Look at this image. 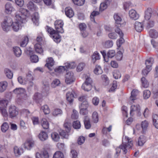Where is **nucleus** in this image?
<instances>
[{"mask_svg":"<svg viewBox=\"0 0 158 158\" xmlns=\"http://www.w3.org/2000/svg\"><path fill=\"white\" fill-rule=\"evenodd\" d=\"M41 109L45 114H48L50 112V110L48 106L46 105L42 107Z\"/></svg>","mask_w":158,"mask_h":158,"instance_id":"nucleus-47","label":"nucleus"},{"mask_svg":"<svg viewBox=\"0 0 158 158\" xmlns=\"http://www.w3.org/2000/svg\"><path fill=\"white\" fill-rule=\"evenodd\" d=\"M39 16L38 13H35L33 15L32 20L35 25H38L39 24Z\"/></svg>","mask_w":158,"mask_h":158,"instance_id":"nucleus-24","label":"nucleus"},{"mask_svg":"<svg viewBox=\"0 0 158 158\" xmlns=\"http://www.w3.org/2000/svg\"><path fill=\"white\" fill-rule=\"evenodd\" d=\"M47 31L49 33L51 37H52L54 41L57 43H59L61 40L60 36L58 34V32L55 31L52 28L48 27Z\"/></svg>","mask_w":158,"mask_h":158,"instance_id":"nucleus-4","label":"nucleus"},{"mask_svg":"<svg viewBox=\"0 0 158 158\" xmlns=\"http://www.w3.org/2000/svg\"><path fill=\"white\" fill-rule=\"evenodd\" d=\"M139 93V91L137 90L134 89L131 92V95L130 98V100L131 101V103H132L135 100L136 98V97Z\"/></svg>","mask_w":158,"mask_h":158,"instance_id":"nucleus-17","label":"nucleus"},{"mask_svg":"<svg viewBox=\"0 0 158 158\" xmlns=\"http://www.w3.org/2000/svg\"><path fill=\"white\" fill-rule=\"evenodd\" d=\"M111 2V0H105V2L102 3L100 5V10L102 11L106 9Z\"/></svg>","mask_w":158,"mask_h":158,"instance_id":"nucleus-15","label":"nucleus"},{"mask_svg":"<svg viewBox=\"0 0 158 158\" xmlns=\"http://www.w3.org/2000/svg\"><path fill=\"white\" fill-rule=\"evenodd\" d=\"M41 124L44 129H48V128L49 124L46 119L45 118L42 119L41 121Z\"/></svg>","mask_w":158,"mask_h":158,"instance_id":"nucleus-27","label":"nucleus"},{"mask_svg":"<svg viewBox=\"0 0 158 158\" xmlns=\"http://www.w3.org/2000/svg\"><path fill=\"white\" fill-rule=\"evenodd\" d=\"M6 77L9 79H11L13 76V73L10 70H6L5 71Z\"/></svg>","mask_w":158,"mask_h":158,"instance_id":"nucleus-52","label":"nucleus"},{"mask_svg":"<svg viewBox=\"0 0 158 158\" xmlns=\"http://www.w3.org/2000/svg\"><path fill=\"white\" fill-rule=\"evenodd\" d=\"M150 36L152 38H156L158 36V32L154 29H151L149 31Z\"/></svg>","mask_w":158,"mask_h":158,"instance_id":"nucleus-31","label":"nucleus"},{"mask_svg":"<svg viewBox=\"0 0 158 158\" xmlns=\"http://www.w3.org/2000/svg\"><path fill=\"white\" fill-rule=\"evenodd\" d=\"M73 126L75 129H79L81 127L80 122L78 120L74 121L73 123Z\"/></svg>","mask_w":158,"mask_h":158,"instance_id":"nucleus-57","label":"nucleus"},{"mask_svg":"<svg viewBox=\"0 0 158 158\" xmlns=\"http://www.w3.org/2000/svg\"><path fill=\"white\" fill-rule=\"evenodd\" d=\"M13 52L14 54L17 57H19L22 54V52L20 48L18 47H15L13 48Z\"/></svg>","mask_w":158,"mask_h":158,"instance_id":"nucleus-18","label":"nucleus"},{"mask_svg":"<svg viewBox=\"0 0 158 158\" xmlns=\"http://www.w3.org/2000/svg\"><path fill=\"white\" fill-rule=\"evenodd\" d=\"M73 3L75 5L78 6L83 5L85 2V0H72Z\"/></svg>","mask_w":158,"mask_h":158,"instance_id":"nucleus-50","label":"nucleus"},{"mask_svg":"<svg viewBox=\"0 0 158 158\" xmlns=\"http://www.w3.org/2000/svg\"><path fill=\"white\" fill-rule=\"evenodd\" d=\"M135 28L137 31L140 32L143 29V24L141 23L136 22L135 24Z\"/></svg>","mask_w":158,"mask_h":158,"instance_id":"nucleus-20","label":"nucleus"},{"mask_svg":"<svg viewBox=\"0 0 158 158\" xmlns=\"http://www.w3.org/2000/svg\"><path fill=\"white\" fill-rule=\"evenodd\" d=\"M51 136L52 140L56 142L58 141L60 139L59 135L56 132L52 133Z\"/></svg>","mask_w":158,"mask_h":158,"instance_id":"nucleus-37","label":"nucleus"},{"mask_svg":"<svg viewBox=\"0 0 158 158\" xmlns=\"http://www.w3.org/2000/svg\"><path fill=\"white\" fill-rule=\"evenodd\" d=\"M34 142L33 140L32 139H27L24 144V147L25 149L30 150L34 146Z\"/></svg>","mask_w":158,"mask_h":158,"instance_id":"nucleus-9","label":"nucleus"},{"mask_svg":"<svg viewBox=\"0 0 158 158\" xmlns=\"http://www.w3.org/2000/svg\"><path fill=\"white\" fill-rule=\"evenodd\" d=\"M9 112L10 116L11 118L15 117L18 114V109L15 106L10 107Z\"/></svg>","mask_w":158,"mask_h":158,"instance_id":"nucleus-10","label":"nucleus"},{"mask_svg":"<svg viewBox=\"0 0 158 158\" xmlns=\"http://www.w3.org/2000/svg\"><path fill=\"white\" fill-rule=\"evenodd\" d=\"M78 112L75 110H73L71 115V118L73 119H77L78 117Z\"/></svg>","mask_w":158,"mask_h":158,"instance_id":"nucleus-63","label":"nucleus"},{"mask_svg":"<svg viewBox=\"0 0 158 158\" xmlns=\"http://www.w3.org/2000/svg\"><path fill=\"white\" fill-rule=\"evenodd\" d=\"M68 133L67 132L66 133L64 131L62 130H60V135L62 136L63 138L66 139H68L69 135Z\"/></svg>","mask_w":158,"mask_h":158,"instance_id":"nucleus-60","label":"nucleus"},{"mask_svg":"<svg viewBox=\"0 0 158 158\" xmlns=\"http://www.w3.org/2000/svg\"><path fill=\"white\" fill-rule=\"evenodd\" d=\"M32 72L31 71H29L26 75V78H25L27 81H32L34 78L33 76L31 74Z\"/></svg>","mask_w":158,"mask_h":158,"instance_id":"nucleus-56","label":"nucleus"},{"mask_svg":"<svg viewBox=\"0 0 158 158\" xmlns=\"http://www.w3.org/2000/svg\"><path fill=\"white\" fill-rule=\"evenodd\" d=\"M92 59L94 63L100 59V54L97 51H95L94 53L92 56Z\"/></svg>","mask_w":158,"mask_h":158,"instance_id":"nucleus-29","label":"nucleus"},{"mask_svg":"<svg viewBox=\"0 0 158 158\" xmlns=\"http://www.w3.org/2000/svg\"><path fill=\"white\" fill-rule=\"evenodd\" d=\"M29 16L30 13L28 10L23 8H20L19 12H16L15 14L14 17L15 21L13 22V24L11 26L13 31H18L20 28V23H25L27 19Z\"/></svg>","mask_w":158,"mask_h":158,"instance_id":"nucleus-1","label":"nucleus"},{"mask_svg":"<svg viewBox=\"0 0 158 158\" xmlns=\"http://www.w3.org/2000/svg\"><path fill=\"white\" fill-rule=\"evenodd\" d=\"M82 88L85 91H89L91 89V84L90 83L88 84L84 83L82 86Z\"/></svg>","mask_w":158,"mask_h":158,"instance_id":"nucleus-36","label":"nucleus"},{"mask_svg":"<svg viewBox=\"0 0 158 158\" xmlns=\"http://www.w3.org/2000/svg\"><path fill=\"white\" fill-rule=\"evenodd\" d=\"M146 141V137L144 135H142L140 136L138 139V145L139 146H143Z\"/></svg>","mask_w":158,"mask_h":158,"instance_id":"nucleus-28","label":"nucleus"},{"mask_svg":"<svg viewBox=\"0 0 158 158\" xmlns=\"http://www.w3.org/2000/svg\"><path fill=\"white\" fill-rule=\"evenodd\" d=\"M39 137L40 140L44 141L47 139L48 136L45 132L42 131L40 133Z\"/></svg>","mask_w":158,"mask_h":158,"instance_id":"nucleus-32","label":"nucleus"},{"mask_svg":"<svg viewBox=\"0 0 158 158\" xmlns=\"http://www.w3.org/2000/svg\"><path fill=\"white\" fill-rule=\"evenodd\" d=\"M8 85L7 82L6 81H0V93H3L5 92L7 89Z\"/></svg>","mask_w":158,"mask_h":158,"instance_id":"nucleus-12","label":"nucleus"},{"mask_svg":"<svg viewBox=\"0 0 158 158\" xmlns=\"http://www.w3.org/2000/svg\"><path fill=\"white\" fill-rule=\"evenodd\" d=\"M84 121L85 128L87 129H89L91 127V125L89 118L87 116L85 117Z\"/></svg>","mask_w":158,"mask_h":158,"instance_id":"nucleus-33","label":"nucleus"},{"mask_svg":"<svg viewBox=\"0 0 158 158\" xmlns=\"http://www.w3.org/2000/svg\"><path fill=\"white\" fill-rule=\"evenodd\" d=\"M113 45V42L112 41L108 40L106 41L103 44L104 46L106 48H110L112 47Z\"/></svg>","mask_w":158,"mask_h":158,"instance_id":"nucleus-43","label":"nucleus"},{"mask_svg":"<svg viewBox=\"0 0 158 158\" xmlns=\"http://www.w3.org/2000/svg\"><path fill=\"white\" fill-rule=\"evenodd\" d=\"M43 92H44V96L47 95L49 89V84L48 82H46L43 86Z\"/></svg>","mask_w":158,"mask_h":158,"instance_id":"nucleus-25","label":"nucleus"},{"mask_svg":"<svg viewBox=\"0 0 158 158\" xmlns=\"http://www.w3.org/2000/svg\"><path fill=\"white\" fill-rule=\"evenodd\" d=\"M60 84V81L58 79H54L51 83V86L52 88H55L56 86H58Z\"/></svg>","mask_w":158,"mask_h":158,"instance_id":"nucleus-54","label":"nucleus"},{"mask_svg":"<svg viewBox=\"0 0 158 158\" xmlns=\"http://www.w3.org/2000/svg\"><path fill=\"white\" fill-rule=\"evenodd\" d=\"M46 62L45 66L49 69L54 64L53 60L52 57L48 58L46 60Z\"/></svg>","mask_w":158,"mask_h":158,"instance_id":"nucleus-22","label":"nucleus"},{"mask_svg":"<svg viewBox=\"0 0 158 158\" xmlns=\"http://www.w3.org/2000/svg\"><path fill=\"white\" fill-rule=\"evenodd\" d=\"M27 8L31 10H35V5L33 2L31 1H29L27 4Z\"/></svg>","mask_w":158,"mask_h":158,"instance_id":"nucleus-41","label":"nucleus"},{"mask_svg":"<svg viewBox=\"0 0 158 158\" xmlns=\"http://www.w3.org/2000/svg\"><path fill=\"white\" fill-rule=\"evenodd\" d=\"M114 19L116 23L117 24H121L122 21L121 18L117 14H115L114 15Z\"/></svg>","mask_w":158,"mask_h":158,"instance_id":"nucleus-51","label":"nucleus"},{"mask_svg":"<svg viewBox=\"0 0 158 158\" xmlns=\"http://www.w3.org/2000/svg\"><path fill=\"white\" fill-rule=\"evenodd\" d=\"M142 86L145 88H147L149 85V83L148 82L146 78L143 77L141 79Z\"/></svg>","mask_w":158,"mask_h":158,"instance_id":"nucleus-44","label":"nucleus"},{"mask_svg":"<svg viewBox=\"0 0 158 158\" xmlns=\"http://www.w3.org/2000/svg\"><path fill=\"white\" fill-rule=\"evenodd\" d=\"M18 82L21 84L25 85L27 83V82L25 79L23 80V78L21 76L19 77L18 78Z\"/></svg>","mask_w":158,"mask_h":158,"instance_id":"nucleus-62","label":"nucleus"},{"mask_svg":"<svg viewBox=\"0 0 158 158\" xmlns=\"http://www.w3.org/2000/svg\"><path fill=\"white\" fill-rule=\"evenodd\" d=\"M74 93V92L72 91L71 92H68L66 94L67 100L70 104L72 103L73 101Z\"/></svg>","mask_w":158,"mask_h":158,"instance_id":"nucleus-16","label":"nucleus"},{"mask_svg":"<svg viewBox=\"0 0 158 158\" xmlns=\"http://www.w3.org/2000/svg\"><path fill=\"white\" fill-rule=\"evenodd\" d=\"M113 76L115 79L120 78L121 74L118 70H115L113 72Z\"/></svg>","mask_w":158,"mask_h":158,"instance_id":"nucleus-49","label":"nucleus"},{"mask_svg":"<svg viewBox=\"0 0 158 158\" xmlns=\"http://www.w3.org/2000/svg\"><path fill=\"white\" fill-rule=\"evenodd\" d=\"M153 61V59L152 58H149L146 60L145 65L146 69H150L152 68Z\"/></svg>","mask_w":158,"mask_h":158,"instance_id":"nucleus-21","label":"nucleus"},{"mask_svg":"<svg viewBox=\"0 0 158 158\" xmlns=\"http://www.w3.org/2000/svg\"><path fill=\"white\" fill-rule=\"evenodd\" d=\"M64 11L66 16L69 18H72L74 15V12L73 9L70 7L65 8Z\"/></svg>","mask_w":158,"mask_h":158,"instance_id":"nucleus-13","label":"nucleus"},{"mask_svg":"<svg viewBox=\"0 0 158 158\" xmlns=\"http://www.w3.org/2000/svg\"><path fill=\"white\" fill-rule=\"evenodd\" d=\"M152 121L153 125L157 129H158V115L155 114L152 116Z\"/></svg>","mask_w":158,"mask_h":158,"instance_id":"nucleus-34","label":"nucleus"},{"mask_svg":"<svg viewBox=\"0 0 158 158\" xmlns=\"http://www.w3.org/2000/svg\"><path fill=\"white\" fill-rule=\"evenodd\" d=\"M53 158H64V156L62 152L58 151L54 154Z\"/></svg>","mask_w":158,"mask_h":158,"instance_id":"nucleus-38","label":"nucleus"},{"mask_svg":"<svg viewBox=\"0 0 158 158\" xmlns=\"http://www.w3.org/2000/svg\"><path fill=\"white\" fill-rule=\"evenodd\" d=\"M99 13L97 11H94L91 13L90 15V18L91 20L94 22H95L94 17L99 15Z\"/></svg>","mask_w":158,"mask_h":158,"instance_id":"nucleus-46","label":"nucleus"},{"mask_svg":"<svg viewBox=\"0 0 158 158\" xmlns=\"http://www.w3.org/2000/svg\"><path fill=\"white\" fill-rule=\"evenodd\" d=\"M92 117L93 121L94 123H97L98 121V113L96 112H94L92 114Z\"/></svg>","mask_w":158,"mask_h":158,"instance_id":"nucleus-40","label":"nucleus"},{"mask_svg":"<svg viewBox=\"0 0 158 158\" xmlns=\"http://www.w3.org/2000/svg\"><path fill=\"white\" fill-rule=\"evenodd\" d=\"M140 106L138 104H133L130 107V114L131 115L133 116V113L135 111L137 113L140 115Z\"/></svg>","mask_w":158,"mask_h":158,"instance_id":"nucleus-8","label":"nucleus"},{"mask_svg":"<svg viewBox=\"0 0 158 158\" xmlns=\"http://www.w3.org/2000/svg\"><path fill=\"white\" fill-rule=\"evenodd\" d=\"M126 142H123L122 144L116 148V152L115 155V158H117L120 153L121 149L123 150V153L126 154L128 152V150L133 145V142L131 138L126 136L125 138Z\"/></svg>","mask_w":158,"mask_h":158,"instance_id":"nucleus-2","label":"nucleus"},{"mask_svg":"<svg viewBox=\"0 0 158 158\" xmlns=\"http://www.w3.org/2000/svg\"><path fill=\"white\" fill-rule=\"evenodd\" d=\"M115 55V52L114 50H110L107 52V56L108 57L112 58Z\"/></svg>","mask_w":158,"mask_h":158,"instance_id":"nucleus-61","label":"nucleus"},{"mask_svg":"<svg viewBox=\"0 0 158 158\" xmlns=\"http://www.w3.org/2000/svg\"><path fill=\"white\" fill-rule=\"evenodd\" d=\"M13 22L12 19L10 17H6L5 18L1 24L3 30L6 32L9 31L13 24Z\"/></svg>","mask_w":158,"mask_h":158,"instance_id":"nucleus-3","label":"nucleus"},{"mask_svg":"<svg viewBox=\"0 0 158 158\" xmlns=\"http://www.w3.org/2000/svg\"><path fill=\"white\" fill-rule=\"evenodd\" d=\"M151 94V92L148 90H145L143 92V97L144 99H147L148 98Z\"/></svg>","mask_w":158,"mask_h":158,"instance_id":"nucleus-39","label":"nucleus"},{"mask_svg":"<svg viewBox=\"0 0 158 158\" xmlns=\"http://www.w3.org/2000/svg\"><path fill=\"white\" fill-rule=\"evenodd\" d=\"M129 15L131 19L134 20L137 19L139 17V15L135 10L133 9L129 11Z\"/></svg>","mask_w":158,"mask_h":158,"instance_id":"nucleus-14","label":"nucleus"},{"mask_svg":"<svg viewBox=\"0 0 158 158\" xmlns=\"http://www.w3.org/2000/svg\"><path fill=\"white\" fill-rule=\"evenodd\" d=\"M28 41V39L27 37L25 36L20 44V46L22 47H25L27 45Z\"/></svg>","mask_w":158,"mask_h":158,"instance_id":"nucleus-48","label":"nucleus"},{"mask_svg":"<svg viewBox=\"0 0 158 158\" xmlns=\"http://www.w3.org/2000/svg\"><path fill=\"white\" fill-rule=\"evenodd\" d=\"M76 64L74 62H67L64 66H60L57 69H73L76 67Z\"/></svg>","mask_w":158,"mask_h":158,"instance_id":"nucleus-7","label":"nucleus"},{"mask_svg":"<svg viewBox=\"0 0 158 158\" xmlns=\"http://www.w3.org/2000/svg\"><path fill=\"white\" fill-rule=\"evenodd\" d=\"M117 87V82L116 81H114L113 82L112 86L110 89L109 90V91L110 92H114Z\"/></svg>","mask_w":158,"mask_h":158,"instance_id":"nucleus-58","label":"nucleus"},{"mask_svg":"<svg viewBox=\"0 0 158 158\" xmlns=\"http://www.w3.org/2000/svg\"><path fill=\"white\" fill-rule=\"evenodd\" d=\"M64 23L62 20H59L56 21L55 23V28L58 33H63L64 32L62 28Z\"/></svg>","mask_w":158,"mask_h":158,"instance_id":"nucleus-6","label":"nucleus"},{"mask_svg":"<svg viewBox=\"0 0 158 158\" xmlns=\"http://www.w3.org/2000/svg\"><path fill=\"white\" fill-rule=\"evenodd\" d=\"M66 73L65 75V82L67 84H70L75 80L73 73L71 71H69V70H66Z\"/></svg>","mask_w":158,"mask_h":158,"instance_id":"nucleus-5","label":"nucleus"},{"mask_svg":"<svg viewBox=\"0 0 158 158\" xmlns=\"http://www.w3.org/2000/svg\"><path fill=\"white\" fill-rule=\"evenodd\" d=\"M15 10L12 5L10 3H7L5 6V12L7 14H10Z\"/></svg>","mask_w":158,"mask_h":158,"instance_id":"nucleus-11","label":"nucleus"},{"mask_svg":"<svg viewBox=\"0 0 158 158\" xmlns=\"http://www.w3.org/2000/svg\"><path fill=\"white\" fill-rule=\"evenodd\" d=\"M9 125L7 123L5 122L2 125L1 127L2 131L4 132H6L8 129Z\"/></svg>","mask_w":158,"mask_h":158,"instance_id":"nucleus-42","label":"nucleus"},{"mask_svg":"<svg viewBox=\"0 0 158 158\" xmlns=\"http://www.w3.org/2000/svg\"><path fill=\"white\" fill-rule=\"evenodd\" d=\"M15 93L17 94H19L22 95L25 94V91L24 89L22 88H16L14 90Z\"/></svg>","mask_w":158,"mask_h":158,"instance_id":"nucleus-30","label":"nucleus"},{"mask_svg":"<svg viewBox=\"0 0 158 158\" xmlns=\"http://www.w3.org/2000/svg\"><path fill=\"white\" fill-rule=\"evenodd\" d=\"M123 36H120V39L117 40V45L118 48H120L121 45L124 42V40L123 37Z\"/></svg>","mask_w":158,"mask_h":158,"instance_id":"nucleus-55","label":"nucleus"},{"mask_svg":"<svg viewBox=\"0 0 158 158\" xmlns=\"http://www.w3.org/2000/svg\"><path fill=\"white\" fill-rule=\"evenodd\" d=\"M34 48L35 52L38 53L42 54L43 52V50L40 44L37 43L34 45Z\"/></svg>","mask_w":158,"mask_h":158,"instance_id":"nucleus-26","label":"nucleus"},{"mask_svg":"<svg viewBox=\"0 0 158 158\" xmlns=\"http://www.w3.org/2000/svg\"><path fill=\"white\" fill-rule=\"evenodd\" d=\"M154 25V22L152 20H149L148 21L147 24L146 25V27L147 29H149L151 27H153Z\"/></svg>","mask_w":158,"mask_h":158,"instance_id":"nucleus-64","label":"nucleus"},{"mask_svg":"<svg viewBox=\"0 0 158 158\" xmlns=\"http://www.w3.org/2000/svg\"><path fill=\"white\" fill-rule=\"evenodd\" d=\"M14 153L15 156L19 157L23 152V150L22 148H19L17 147H15L14 148Z\"/></svg>","mask_w":158,"mask_h":158,"instance_id":"nucleus-19","label":"nucleus"},{"mask_svg":"<svg viewBox=\"0 0 158 158\" xmlns=\"http://www.w3.org/2000/svg\"><path fill=\"white\" fill-rule=\"evenodd\" d=\"M148 122L147 120H145L142 121L141 123V126L143 130L144 131L146 130L148 127Z\"/></svg>","mask_w":158,"mask_h":158,"instance_id":"nucleus-45","label":"nucleus"},{"mask_svg":"<svg viewBox=\"0 0 158 158\" xmlns=\"http://www.w3.org/2000/svg\"><path fill=\"white\" fill-rule=\"evenodd\" d=\"M43 95L42 94L39 93H36L34 95L33 99L37 102H39L41 100Z\"/></svg>","mask_w":158,"mask_h":158,"instance_id":"nucleus-35","label":"nucleus"},{"mask_svg":"<svg viewBox=\"0 0 158 158\" xmlns=\"http://www.w3.org/2000/svg\"><path fill=\"white\" fill-rule=\"evenodd\" d=\"M152 13L151 8H148L145 11L144 18L146 20H149L150 19Z\"/></svg>","mask_w":158,"mask_h":158,"instance_id":"nucleus-23","label":"nucleus"},{"mask_svg":"<svg viewBox=\"0 0 158 158\" xmlns=\"http://www.w3.org/2000/svg\"><path fill=\"white\" fill-rule=\"evenodd\" d=\"M30 59L32 62L34 63L37 62L39 60L38 56L36 55H33L31 56Z\"/></svg>","mask_w":158,"mask_h":158,"instance_id":"nucleus-59","label":"nucleus"},{"mask_svg":"<svg viewBox=\"0 0 158 158\" xmlns=\"http://www.w3.org/2000/svg\"><path fill=\"white\" fill-rule=\"evenodd\" d=\"M64 125V128L66 129V132L69 133L71 127L70 123L69 122H65Z\"/></svg>","mask_w":158,"mask_h":158,"instance_id":"nucleus-53","label":"nucleus"}]
</instances>
